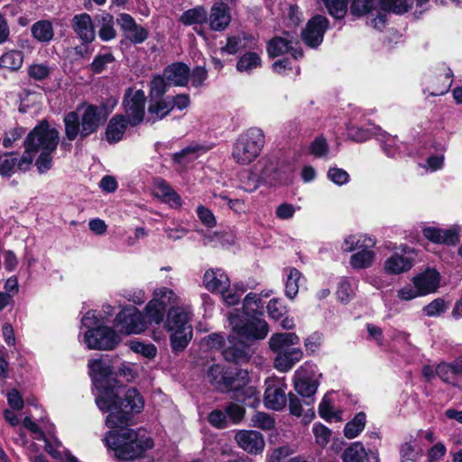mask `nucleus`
Listing matches in <instances>:
<instances>
[{
    "instance_id": "44",
    "label": "nucleus",
    "mask_w": 462,
    "mask_h": 462,
    "mask_svg": "<svg viewBox=\"0 0 462 462\" xmlns=\"http://www.w3.org/2000/svg\"><path fill=\"white\" fill-rule=\"evenodd\" d=\"M367 454L362 443L355 442L343 455L344 462H366Z\"/></svg>"
},
{
    "instance_id": "30",
    "label": "nucleus",
    "mask_w": 462,
    "mask_h": 462,
    "mask_svg": "<svg viewBox=\"0 0 462 462\" xmlns=\"http://www.w3.org/2000/svg\"><path fill=\"white\" fill-rule=\"evenodd\" d=\"M208 150V147L204 145L190 143L180 152L173 153L172 159L178 164L186 165L206 153Z\"/></svg>"
},
{
    "instance_id": "62",
    "label": "nucleus",
    "mask_w": 462,
    "mask_h": 462,
    "mask_svg": "<svg viewBox=\"0 0 462 462\" xmlns=\"http://www.w3.org/2000/svg\"><path fill=\"white\" fill-rule=\"evenodd\" d=\"M132 349L134 352L141 354L147 358L154 357L157 353V349L152 344H143L141 342L133 343Z\"/></svg>"
},
{
    "instance_id": "15",
    "label": "nucleus",
    "mask_w": 462,
    "mask_h": 462,
    "mask_svg": "<svg viewBox=\"0 0 462 462\" xmlns=\"http://www.w3.org/2000/svg\"><path fill=\"white\" fill-rule=\"evenodd\" d=\"M347 136L353 141L356 142H365L368 140L372 135H375L377 138L382 137L383 142V150L386 154L390 157H394L396 155L395 149L393 145L395 143V140L390 136H386L385 133L379 126H374L370 129H364L357 126H349L347 127Z\"/></svg>"
},
{
    "instance_id": "23",
    "label": "nucleus",
    "mask_w": 462,
    "mask_h": 462,
    "mask_svg": "<svg viewBox=\"0 0 462 462\" xmlns=\"http://www.w3.org/2000/svg\"><path fill=\"white\" fill-rule=\"evenodd\" d=\"M422 234L425 238L435 244L453 245H456L459 239L458 229L457 227L442 229L436 226H428L423 228Z\"/></svg>"
},
{
    "instance_id": "2",
    "label": "nucleus",
    "mask_w": 462,
    "mask_h": 462,
    "mask_svg": "<svg viewBox=\"0 0 462 462\" xmlns=\"http://www.w3.org/2000/svg\"><path fill=\"white\" fill-rule=\"evenodd\" d=\"M60 140L59 132L42 121L36 125L24 140V152L21 155L20 166L29 170L36 153L35 166L40 174L48 172L53 166V153Z\"/></svg>"
},
{
    "instance_id": "61",
    "label": "nucleus",
    "mask_w": 462,
    "mask_h": 462,
    "mask_svg": "<svg viewBox=\"0 0 462 462\" xmlns=\"http://www.w3.org/2000/svg\"><path fill=\"white\" fill-rule=\"evenodd\" d=\"M402 462H415L418 457V452L415 450V445L410 441L404 443L401 448Z\"/></svg>"
},
{
    "instance_id": "63",
    "label": "nucleus",
    "mask_w": 462,
    "mask_h": 462,
    "mask_svg": "<svg viewBox=\"0 0 462 462\" xmlns=\"http://www.w3.org/2000/svg\"><path fill=\"white\" fill-rule=\"evenodd\" d=\"M197 213L199 220L208 227L216 226V218L213 213L207 208L199 206L197 208Z\"/></svg>"
},
{
    "instance_id": "48",
    "label": "nucleus",
    "mask_w": 462,
    "mask_h": 462,
    "mask_svg": "<svg viewBox=\"0 0 462 462\" xmlns=\"http://www.w3.org/2000/svg\"><path fill=\"white\" fill-rule=\"evenodd\" d=\"M413 4V0H381L383 10L392 11L395 14L406 13Z\"/></svg>"
},
{
    "instance_id": "1",
    "label": "nucleus",
    "mask_w": 462,
    "mask_h": 462,
    "mask_svg": "<svg viewBox=\"0 0 462 462\" xmlns=\"http://www.w3.org/2000/svg\"><path fill=\"white\" fill-rule=\"evenodd\" d=\"M89 374L98 391L96 397L97 407L109 412L106 424L109 428L127 425L131 420L130 412H140L144 401L138 391L129 388L124 391L112 376L113 367L107 358L94 359L88 362Z\"/></svg>"
},
{
    "instance_id": "7",
    "label": "nucleus",
    "mask_w": 462,
    "mask_h": 462,
    "mask_svg": "<svg viewBox=\"0 0 462 462\" xmlns=\"http://www.w3.org/2000/svg\"><path fill=\"white\" fill-rule=\"evenodd\" d=\"M190 311L182 307H172L169 310L164 323L165 328L171 332V345L174 351H182L192 337Z\"/></svg>"
},
{
    "instance_id": "43",
    "label": "nucleus",
    "mask_w": 462,
    "mask_h": 462,
    "mask_svg": "<svg viewBox=\"0 0 462 462\" xmlns=\"http://www.w3.org/2000/svg\"><path fill=\"white\" fill-rule=\"evenodd\" d=\"M261 66V58L256 52H247L240 57L236 69L240 72H250Z\"/></svg>"
},
{
    "instance_id": "33",
    "label": "nucleus",
    "mask_w": 462,
    "mask_h": 462,
    "mask_svg": "<svg viewBox=\"0 0 462 462\" xmlns=\"http://www.w3.org/2000/svg\"><path fill=\"white\" fill-rule=\"evenodd\" d=\"M254 42L255 40L252 35L244 34L242 37H228L226 44L221 48V51L227 54H235L239 50L253 47L254 45Z\"/></svg>"
},
{
    "instance_id": "51",
    "label": "nucleus",
    "mask_w": 462,
    "mask_h": 462,
    "mask_svg": "<svg viewBox=\"0 0 462 462\" xmlns=\"http://www.w3.org/2000/svg\"><path fill=\"white\" fill-rule=\"evenodd\" d=\"M236 399L245 404L254 407L259 402V393L253 386H248L238 391L236 393Z\"/></svg>"
},
{
    "instance_id": "3",
    "label": "nucleus",
    "mask_w": 462,
    "mask_h": 462,
    "mask_svg": "<svg viewBox=\"0 0 462 462\" xmlns=\"http://www.w3.org/2000/svg\"><path fill=\"white\" fill-rule=\"evenodd\" d=\"M114 427L104 438L106 446L112 449L120 459L131 460L140 457L147 449L153 447L152 439L143 430Z\"/></svg>"
},
{
    "instance_id": "12",
    "label": "nucleus",
    "mask_w": 462,
    "mask_h": 462,
    "mask_svg": "<svg viewBox=\"0 0 462 462\" xmlns=\"http://www.w3.org/2000/svg\"><path fill=\"white\" fill-rule=\"evenodd\" d=\"M119 340L114 329L104 326L88 329L84 335V341L89 349L111 350Z\"/></svg>"
},
{
    "instance_id": "38",
    "label": "nucleus",
    "mask_w": 462,
    "mask_h": 462,
    "mask_svg": "<svg viewBox=\"0 0 462 462\" xmlns=\"http://www.w3.org/2000/svg\"><path fill=\"white\" fill-rule=\"evenodd\" d=\"M180 20L188 26L201 24L208 20V13L203 7L198 6L184 12Z\"/></svg>"
},
{
    "instance_id": "46",
    "label": "nucleus",
    "mask_w": 462,
    "mask_h": 462,
    "mask_svg": "<svg viewBox=\"0 0 462 462\" xmlns=\"http://www.w3.org/2000/svg\"><path fill=\"white\" fill-rule=\"evenodd\" d=\"M301 273L295 268H291L287 276L285 283V293L290 299H293L299 292V282Z\"/></svg>"
},
{
    "instance_id": "16",
    "label": "nucleus",
    "mask_w": 462,
    "mask_h": 462,
    "mask_svg": "<svg viewBox=\"0 0 462 462\" xmlns=\"http://www.w3.org/2000/svg\"><path fill=\"white\" fill-rule=\"evenodd\" d=\"M253 354L254 349L248 344L237 339L235 334L228 337V345L222 352L225 360L237 365L247 363Z\"/></svg>"
},
{
    "instance_id": "34",
    "label": "nucleus",
    "mask_w": 462,
    "mask_h": 462,
    "mask_svg": "<svg viewBox=\"0 0 462 462\" xmlns=\"http://www.w3.org/2000/svg\"><path fill=\"white\" fill-rule=\"evenodd\" d=\"M96 20L100 26L98 35L103 41H110L116 36V31L114 27V17L110 14H102L96 16Z\"/></svg>"
},
{
    "instance_id": "40",
    "label": "nucleus",
    "mask_w": 462,
    "mask_h": 462,
    "mask_svg": "<svg viewBox=\"0 0 462 462\" xmlns=\"http://www.w3.org/2000/svg\"><path fill=\"white\" fill-rule=\"evenodd\" d=\"M116 59L109 50H103L94 58L90 64V69L94 73L103 72L109 64L115 62Z\"/></svg>"
},
{
    "instance_id": "54",
    "label": "nucleus",
    "mask_w": 462,
    "mask_h": 462,
    "mask_svg": "<svg viewBox=\"0 0 462 462\" xmlns=\"http://www.w3.org/2000/svg\"><path fill=\"white\" fill-rule=\"evenodd\" d=\"M312 430L318 445L324 447L328 443L331 437V431L326 426L320 423L314 424Z\"/></svg>"
},
{
    "instance_id": "27",
    "label": "nucleus",
    "mask_w": 462,
    "mask_h": 462,
    "mask_svg": "<svg viewBox=\"0 0 462 462\" xmlns=\"http://www.w3.org/2000/svg\"><path fill=\"white\" fill-rule=\"evenodd\" d=\"M208 20L212 30L224 31L231 22V14L227 5L224 3L213 5Z\"/></svg>"
},
{
    "instance_id": "28",
    "label": "nucleus",
    "mask_w": 462,
    "mask_h": 462,
    "mask_svg": "<svg viewBox=\"0 0 462 462\" xmlns=\"http://www.w3.org/2000/svg\"><path fill=\"white\" fill-rule=\"evenodd\" d=\"M413 285L418 287L422 296L435 292L439 285V274L434 269H427L412 279Z\"/></svg>"
},
{
    "instance_id": "21",
    "label": "nucleus",
    "mask_w": 462,
    "mask_h": 462,
    "mask_svg": "<svg viewBox=\"0 0 462 462\" xmlns=\"http://www.w3.org/2000/svg\"><path fill=\"white\" fill-rule=\"evenodd\" d=\"M235 439L238 447L249 454H260L265 447L263 436L256 430H240Z\"/></svg>"
},
{
    "instance_id": "25",
    "label": "nucleus",
    "mask_w": 462,
    "mask_h": 462,
    "mask_svg": "<svg viewBox=\"0 0 462 462\" xmlns=\"http://www.w3.org/2000/svg\"><path fill=\"white\" fill-rule=\"evenodd\" d=\"M203 285L208 291L218 293L230 287V280L222 269L213 268L204 273Z\"/></svg>"
},
{
    "instance_id": "5",
    "label": "nucleus",
    "mask_w": 462,
    "mask_h": 462,
    "mask_svg": "<svg viewBox=\"0 0 462 462\" xmlns=\"http://www.w3.org/2000/svg\"><path fill=\"white\" fill-rule=\"evenodd\" d=\"M104 122L97 106H79L77 111L69 112L64 117L66 136L69 141H74L79 135L85 138L95 133Z\"/></svg>"
},
{
    "instance_id": "52",
    "label": "nucleus",
    "mask_w": 462,
    "mask_h": 462,
    "mask_svg": "<svg viewBox=\"0 0 462 462\" xmlns=\"http://www.w3.org/2000/svg\"><path fill=\"white\" fill-rule=\"evenodd\" d=\"M251 421L254 427L263 430H272L275 424L274 419L271 415L263 411L255 412L253 415Z\"/></svg>"
},
{
    "instance_id": "45",
    "label": "nucleus",
    "mask_w": 462,
    "mask_h": 462,
    "mask_svg": "<svg viewBox=\"0 0 462 462\" xmlns=\"http://www.w3.org/2000/svg\"><path fill=\"white\" fill-rule=\"evenodd\" d=\"M323 5L329 14L336 19H342L346 13V0H318Z\"/></svg>"
},
{
    "instance_id": "59",
    "label": "nucleus",
    "mask_w": 462,
    "mask_h": 462,
    "mask_svg": "<svg viewBox=\"0 0 462 462\" xmlns=\"http://www.w3.org/2000/svg\"><path fill=\"white\" fill-rule=\"evenodd\" d=\"M328 178L339 186L347 183L349 180L348 173L345 170L337 167L328 170Z\"/></svg>"
},
{
    "instance_id": "14",
    "label": "nucleus",
    "mask_w": 462,
    "mask_h": 462,
    "mask_svg": "<svg viewBox=\"0 0 462 462\" xmlns=\"http://www.w3.org/2000/svg\"><path fill=\"white\" fill-rule=\"evenodd\" d=\"M116 326L125 334H139L145 330L146 322L134 307L125 308L116 318Z\"/></svg>"
},
{
    "instance_id": "4",
    "label": "nucleus",
    "mask_w": 462,
    "mask_h": 462,
    "mask_svg": "<svg viewBox=\"0 0 462 462\" xmlns=\"http://www.w3.org/2000/svg\"><path fill=\"white\" fill-rule=\"evenodd\" d=\"M300 343V337L291 332L274 333L269 338V347L275 354L273 367L287 373L303 357V351L295 347Z\"/></svg>"
},
{
    "instance_id": "47",
    "label": "nucleus",
    "mask_w": 462,
    "mask_h": 462,
    "mask_svg": "<svg viewBox=\"0 0 462 462\" xmlns=\"http://www.w3.org/2000/svg\"><path fill=\"white\" fill-rule=\"evenodd\" d=\"M152 300H156V303L162 304L163 308L166 309L167 305L176 303L178 297L172 290L162 287L154 290Z\"/></svg>"
},
{
    "instance_id": "42",
    "label": "nucleus",
    "mask_w": 462,
    "mask_h": 462,
    "mask_svg": "<svg viewBox=\"0 0 462 462\" xmlns=\"http://www.w3.org/2000/svg\"><path fill=\"white\" fill-rule=\"evenodd\" d=\"M165 309L161 303L151 300L145 307V316L150 324L160 325L163 320Z\"/></svg>"
},
{
    "instance_id": "20",
    "label": "nucleus",
    "mask_w": 462,
    "mask_h": 462,
    "mask_svg": "<svg viewBox=\"0 0 462 462\" xmlns=\"http://www.w3.org/2000/svg\"><path fill=\"white\" fill-rule=\"evenodd\" d=\"M285 391L286 385L275 380H267L263 399L264 405L271 410H282L287 402Z\"/></svg>"
},
{
    "instance_id": "18",
    "label": "nucleus",
    "mask_w": 462,
    "mask_h": 462,
    "mask_svg": "<svg viewBox=\"0 0 462 462\" xmlns=\"http://www.w3.org/2000/svg\"><path fill=\"white\" fill-rule=\"evenodd\" d=\"M328 24V21L326 17L314 16L308 22L306 28L301 32L303 42L311 48L319 46L323 41Z\"/></svg>"
},
{
    "instance_id": "29",
    "label": "nucleus",
    "mask_w": 462,
    "mask_h": 462,
    "mask_svg": "<svg viewBox=\"0 0 462 462\" xmlns=\"http://www.w3.org/2000/svg\"><path fill=\"white\" fill-rule=\"evenodd\" d=\"M164 78L175 86L187 85L189 78V69L181 62L169 65L163 72Z\"/></svg>"
},
{
    "instance_id": "22",
    "label": "nucleus",
    "mask_w": 462,
    "mask_h": 462,
    "mask_svg": "<svg viewBox=\"0 0 462 462\" xmlns=\"http://www.w3.org/2000/svg\"><path fill=\"white\" fill-rule=\"evenodd\" d=\"M208 379L215 389L221 392L235 390L241 386V383H236L233 376L220 365L210 366L208 371Z\"/></svg>"
},
{
    "instance_id": "24",
    "label": "nucleus",
    "mask_w": 462,
    "mask_h": 462,
    "mask_svg": "<svg viewBox=\"0 0 462 462\" xmlns=\"http://www.w3.org/2000/svg\"><path fill=\"white\" fill-rule=\"evenodd\" d=\"M71 26L79 38L87 43L92 42L96 37L95 27L91 16L87 14H76L71 21Z\"/></svg>"
},
{
    "instance_id": "32",
    "label": "nucleus",
    "mask_w": 462,
    "mask_h": 462,
    "mask_svg": "<svg viewBox=\"0 0 462 462\" xmlns=\"http://www.w3.org/2000/svg\"><path fill=\"white\" fill-rule=\"evenodd\" d=\"M173 109V105L171 101L162 99L152 102L148 106V116L146 121L148 123H154L158 120L164 118Z\"/></svg>"
},
{
    "instance_id": "8",
    "label": "nucleus",
    "mask_w": 462,
    "mask_h": 462,
    "mask_svg": "<svg viewBox=\"0 0 462 462\" xmlns=\"http://www.w3.org/2000/svg\"><path fill=\"white\" fill-rule=\"evenodd\" d=\"M263 145V130L251 127L237 137L233 145L231 157L237 164L248 165L260 155Z\"/></svg>"
},
{
    "instance_id": "49",
    "label": "nucleus",
    "mask_w": 462,
    "mask_h": 462,
    "mask_svg": "<svg viewBox=\"0 0 462 462\" xmlns=\"http://www.w3.org/2000/svg\"><path fill=\"white\" fill-rule=\"evenodd\" d=\"M356 290V281L342 280L337 291L338 300L342 302H348L354 297Z\"/></svg>"
},
{
    "instance_id": "35",
    "label": "nucleus",
    "mask_w": 462,
    "mask_h": 462,
    "mask_svg": "<svg viewBox=\"0 0 462 462\" xmlns=\"http://www.w3.org/2000/svg\"><path fill=\"white\" fill-rule=\"evenodd\" d=\"M32 35L40 42H49L53 39L54 31L51 22L38 21L31 28Z\"/></svg>"
},
{
    "instance_id": "10",
    "label": "nucleus",
    "mask_w": 462,
    "mask_h": 462,
    "mask_svg": "<svg viewBox=\"0 0 462 462\" xmlns=\"http://www.w3.org/2000/svg\"><path fill=\"white\" fill-rule=\"evenodd\" d=\"M146 97L142 89L128 88L124 95L122 106L125 117L131 126H136L144 120Z\"/></svg>"
},
{
    "instance_id": "26",
    "label": "nucleus",
    "mask_w": 462,
    "mask_h": 462,
    "mask_svg": "<svg viewBox=\"0 0 462 462\" xmlns=\"http://www.w3.org/2000/svg\"><path fill=\"white\" fill-rule=\"evenodd\" d=\"M298 42L292 38L276 37L269 42L267 51L270 56L276 57L287 52H291L293 58L298 59L302 56L301 50L297 48Z\"/></svg>"
},
{
    "instance_id": "13",
    "label": "nucleus",
    "mask_w": 462,
    "mask_h": 462,
    "mask_svg": "<svg viewBox=\"0 0 462 462\" xmlns=\"http://www.w3.org/2000/svg\"><path fill=\"white\" fill-rule=\"evenodd\" d=\"M453 81L452 70L444 64L439 66L435 70L426 78V88L424 92H428L430 96H442L446 94Z\"/></svg>"
},
{
    "instance_id": "39",
    "label": "nucleus",
    "mask_w": 462,
    "mask_h": 462,
    "mask_svg": "<svg viewBox=\"0 0 462 462\" xmlns=\"http://www.w3.org/2000/svg\"><path fill=\"white\" fill-rule=\"evenodd\" d=\"M334 402L330 393H327L323 396L319 405V416L330 421L333 419L339 420L340 419V411L335 410Z\"/></svg>"
},
{
    "instance_id": "37",
    "label": "nucleus",
    "mask_w": 462,
    "mask_h": 462,
    "mask_svg": "<svg viewBox=\"0 0 462 462\" xmlns=\"http://www.w3.org/2000/svg\"><path fill=\"white\" fill-rule=\"evenodd\" d=\"M23 62V54L20 51H10L0 58V68L14 71L19 69Z\"/></svg>"
},
{
    "instance_id": "58",
    "label": "nucleus",
    "mask_w": 462,
    "mask_h": 462,
    "mask_svg": "<svg viewBox=\"0 0 462 462\" xmlns=\"http://www.w3.org/2000/svg\"><path fill=\"white\" fill-rule=\"evenodd\" d=\"M267 311L269 317L277 321L286 313V309L278 300L273 299L268 302Z\"/></svg>"
},
{
    "instance_id": "57",
    "label": "nucleus",
    "mask_w": 462,
    "mask_h": 462,
    "mask_svg": "<svg viewBox=\"0 0 462 462\" xmlns=\"http://www.w3.org/2000/svg\"><path fill=\"white\" fill-rule=\"evenodd\" d=\"M447 308L448 307L444 300L436 299L432 300L430 304L425 306L423 311L429 317H436L445 312Z\"/></svg>"
},
{
    "instance_id": "41",
    "label": "nucleus",
    "mask_w": 462,
    "mask_h": 462,
    "mask_svg": "<svg viewBox=\"0 0 462 462\" xmlns=\"http://www.w3.org/2000/svg\"><path fill=\"white\" fill-rule=\"evenodd\" d=\"M365 426V414L364 412L357 413L354 419L348 421L344 428V435L347 439L356 438Z\"/></svg>"
},
{
    "instance_id": "56",
    "label": "nucleus",
    "mask_w": 462,
    "mask_h": 462,
    "mask_svg": "<svg viewBox=\"0 0 462 462\" xmlns=\"http://www.w3.org/2000/svg\"><path fill=\"white\" fill-rule=\"evenodd\" d=\"M25 134V130L23 127H14L10 131L4 133L3 145L5 148H11L14 143L20 140Z\"/></svg>"
},
{
    "instance_id": "64",
    "label": "nucleus",
    "mask_w": 462,
    "mask_h": 462,
    "mask_svg": "<svg viewBox=\"0 0 462 462\" xmlns=\"http://www.w3.org/2000/svg\"><path fill=\"white\" fill-rule=\"evenodd\" d=\"M167 84L164 76L154 77L151 82V94L154 97H161L166 92Z\"/></svg>"
},
{
    "instance_id": "9",
    "label": "nucleus",
    "mask_w": 462,
    "mask_h": 462,
    "mask_svg": "<svg viewBox=\"0 0 462 462\" xmlns=\"http://www.w3.org/2000/svg\"><path fill=\"white\" fill-rule=\"evenodd\" d=\"M228 322L235 335L248 340L263 339L269 332V327L265 320L246 318L237 310L229 313Z\"/></svg>"
},
{
    "instance_id": "17",
    "label": "nucleus",
    "mask_w": 462,
    "mask_h": 462,
    "mask_svg": "<svg viewBox=\"0 0 462 462\" xmlns=\"http://www.w3.org/2000/svg\"><path fill=\"white\" fill-rule=\"evenodd\" d=\"M402 254L395 253L386 259L384 270L391 274H399L409 271L414 261V250L407 245L401 247Z\"/></svg>"
},
{
    "instance_id": "60",
    "label": "nucleus",
    "mask_w": 462,
    "mask_h": 462,
    "mask_svg": "<svg viewBox=\"0 0 462 462\" xmlns=\"http://www.w3.org/2000/svg\"><path fill=\"white\" fill-rule=\"evenodd\" d=\"M422 296L418 287L414 285L406 284L397 291V297L402 300H411L418 297Z\"/></svg>"
},
{
    "instance_id": "19",
    "label": "nucleus",
    "mask_w": 462,
    "mask_h": 462,
    "mask_svg": "<svg viewBox=\"0 0 462 462\" xmlns=\"http://www.w3.org/2000/svg\"><path fill=\"white\" fill-rule=\"evenodd\" d=\"M116 21L124 32L125 37L131 42L140 44L148 38V30L136 23L130 14L125 13L120 14Z\"/></svg>"
},
{
    "instance_id": "53",
    "label": "nucleus",
    "mask_w": 462,
    "mask_h": 462,
    "mask_svg": "<svg viewBox=\"0 0 462 462\" xmlns=\"http://www.w3.org/2000/svg\"><path fill=\"white\" fill-rule=\"evenodd\" d=\"M436 373L442 381L451 383L457 387H462L460 384L454 382V379L457 376V374L452 370V367L449 363L439 364L436 369Z\"/></svg>"
},
{
    "instance_id": "31",
    "label": "nucleus",
    "mask_w": 462,
    "mask_h": 462,
    "mask_svg": "<svg viewBox=\"0 0 462 462\" xmlns=\"http://www.w3.org/2000/svg\"><path fill=\"white\" fill-rule=\"evenodd\" d=\"M129 123L123 115H116L112 117L107 125L106 137L109 143H117L125 134Z\"/></svg>"
},
{
    "instance_id": "55",
    "label": "nucleus",
    "mask_w": 462,
    "mask_h": 462,
    "mask_svg": "<svg viewBox=\"0 0 462 462\" xmlns=\"http://www.w3.org/2000/svg\"><path fill=\"white\" fill-rule=\"evenodd\" d=\"M310 152L315 157L326 156L328 152V145L326 139L322 136L315 138L310 145Z\"/></svg>"
},
{
    "instance_id": "50",
    "label": "nucleus",
    "mask_w": 462,
    "mask_h": 462,
    "mask_svg": "<svg viewBox=\"0 0 462 462\" xmlns=\"http://www.w3.org/2000/svg\"><path fill=\"white\" fill-rule=\"evenodd\" d=\"M378 4V0H353L350 12L355 16H362L371 12Z\"/></svg>"
},
{
    "instance_id": "11",
    "label": "nucleus",
    "mask_w": 462,
    "mask_h": 462,
    "mask_svg": "<svg viewBox=\"0 0 462 462\" xmlns=\"http://www.w3.org/2000/svg\"><path fill=\"white\" fill-rule=\"evenodd\" d=\"M316 367L310 363H304L294 373V388L303 397L313 396L319 386Z\"/></svg>"
},
{
    "instance_id": "36",
    "label": "nucleus",
    "mask_w": 462,
    "mask_h": 462,
    "mask_svg": "<svg viewBox=\"0 0 462 462\" xmlns=\"http://www.w3.org/2000/svg\"><path fill=\"white\" fill-rule=\"evenodd\" d=\"M20 163L21 156L18 158L14 153H5L0 156V174L11 176L15 172L16 169L21 171H27L28 170L21 168Z\"/></svg>"
},
{
    "instance_id": "6",
    "label": "nucleus",
    "mask_w": 462,
    "mask_h": 462,
    "mask_svg": "<svg viewBox=\"0 0 462 462\" xmlns=\"http://www.w3.org/2000/svg\"><path fill=\"white\" fill-rule=\"evenodd\" d=\"M374 238L364 234L349 235L345 237L341 249L343 252H354L349 259V264L354 270L370 268L375 261L374 247Z\"/></svg>"
}]
</instances>
